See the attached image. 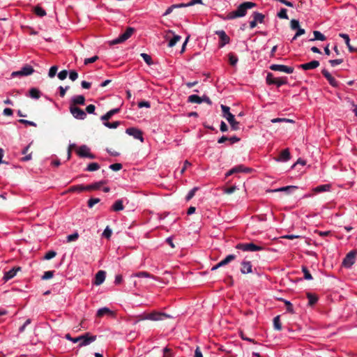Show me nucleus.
Listing matches in <instances>:
<instances>
[{"label":"nucleus","instance_id":"4468645a","mask_svg":"<svg viewBox=\"0 0 357 357\" xmlns=\"http://www.w3.org/2000/svg\"><path fill=\"white\" fill-rule=\"evenodd\" d=\"M167 317H169V316L165 313L160 312H153L148 314L146 317V319L152 321H160L163 320Z\"/></svg>","mask_w":357,"mask_h":357},{"label":"nucleus","instance_id":"e433bc0d","mask_svg":"<svg viewBox=\"0 0 357 357\" xmlns=\"http://www.w3.org/2000/svg\"><path fill=\"white\" fill-rule=\"evenodd\" d=\"M273 327L276 331L282 330V324L280 323V315H278L273 319Z\"/></svg>","mask_w":357,"mask_h":357},{"label":"nucleus","instance_id":"a211bd4d","mask_svg":"<svg viewBox=\"0 0 357 357\" xmlns=\"http://www.w3.org/2000/svg\"><path fill=\"white\" fill-rule=\"evenodd\" d=\"M291 155L288 149H284L281 151L279 158H275V160L277 162H287L290 160Z\"/></svg>","mask_w":357,"mask_h":357},{"label":"nucleus","instance_id":"603ef678","mask_svg":"<svg viewBox=\"0 0 357 357\" xmlns=\"http://www.w3.org/2000/svg\"><path fill=\"white\" fill-rule=\"evenodd\" d=\"M290 26L293 30H296L298 29L300 27L298 20L294 19L291 20L290 22Z\"/></svg>","mask_w":357,"mask_h":357},{"label":"nucleus","instance_id":"2f4dec72","mask_svg":"<svg viewBox=\"0 0 357 357\" xmlns=\"http://www.w3.org/2000/svg\"><path fill=\"white\" fill-rule=\"evenodd\" d=\"M236 258L235 255H229L225 259L220 261V264L223 266H226Z\"/></svg>","mask_w":357,"mask_h":357},{"label":"nucleus","instance_id":"cd10ccee","mask_svg":"<svg viewBox=\"0 0 357 357\" xmlns=\"http://www.w3.org/2000/svg\"><path fill=\"white\" fill-rule=\"evenodd\" d=\"M113 314V312L110 310L108 307H104L102 308L98 309L97 311V316L98 317H102L105 314Z\"/></svg>","mask_w":357,"mask_h":357},{"label":"nucleus","instance_id":"ddd939ff","mask_svg":"<svg viewBox=\"0 0 357 357\" xmlns=\"http://www.w3.org/2000/svg\"><path fill=\"white\" fill-rule=\"evenodd\" d=\"M215 34L218 35L220 38V42H219V45H218L220 48L223 47L225 45H226L227 44H229L230 43V38L227 35V33H225V31H223V30L216 31Z\"/></svg>","mask_w":357,"mask_h":357},{"label":"nucleus","instance_id":"f257e3e1","mask_svg":"<svg viewBox=\"0 0 357 357\" xmlns=\"http://www.w3.org/2000/svg\"><path fill=\"white\" fill-rule=\"evenodd\" d=\"M256 6V3L250 1H245L241 3L236 10H233L227 14L223 17L225 20H231L238 17H243L246 15L248 10L252 9Z\"/></svg>","mask_w":357,"mask_h":357},{"label":"nucleus","instance_id":"6ab92c4d","mask_svg":"<svg viewBox=\"0 0 357 357\" xmlns=\"http://www.w3.org/2000/svg\"><path fill=\"white\" fill-rule=\"evenodd\" d=\"M70 105H85V98L83 95H77L71 98Z\"/></svg>","mask_w":357,"mask_h":357},{"label":"nucleus","instance_id":"a19ab883","mask_svg":"<svg viewBox=\"0 0 357 357\" xmlns=\"http://www.w3.org/2000/svg\"><path fill=\"white\" fill-rule=\"evenodd\" d=\"M302 272L304 274V278L305 280H312V276L306 266H302Z\"/></svg>","mask_w":357,"mask_h":357},{"label":"nucleus","instance_id":"49530a36","mask_svg":"<svg viewBox=\"0 0 357 357\" xmlns=\"http://www.w3.org/2000/svg\"><path fill=\"white\" fill-rule=\"evenodd\" d=\"M280 300L282 301L285 303V305L287 306V312H289L290 313H294V312L293 305H292V304L291 303L290 301L284 300L283 298H280Z\"/></svg>","mask_w":357,"mask_h":357},{"label":"nucleus","instance_id":"c85d7f7f","mask_svg":"<svg viewBox=\"0 0 357 357\" xmlns=\"http://www.w3.org/2000/svg\"><path fill=\"white\" fill-rule=\"evenodd\" d=\"M29 96L33 99H38L40 97V91L36 88L30 89Z\"/></svg>","mask_w":357,"mask_h":357},{"label":"nucleus","instance_id":"ea45409f","mask_svg":"<svg viewBox=\"0 0 357 357\" xmlns=\"http://www.w3.org/2000/svg\"><path fill=\"white\" fill-rule=\"evenodd\" d=\"M120 123V121H114L112 123L104 122L103 125L108 128L114 129L119 127Z\"/></svg>","mask_w":357,"mask_h":357},{"label":"nucleus","instance_id":"0eeeda50","mask_svg":"<svg viewBox=\"0 0 357 357\" xmlns=\"http://www.w3.org/2000/svg\"><path fill=\"white\" fill-rule=\"evenodd\" d=\"M69 110L73 116L79 120H84L86 117V113L77 106L70 105Z\"/></svg>","mask_w":357,"mask_h":357},{"label":"nucleus","instance_id":"dca6fc26","mask_svg":"<svg viewBox=\"0 0 357 357\" xmlns=\"http://www.w3.org/2000/svg\"><path fill=\"white\" fill-rule=\"evenodd\" d=\"M319 64L320 63H319V61L313 60L310 62L301 64L298 66V68H301L304 70H312V69L317 68V67L319 66Z\"/></svg>","mask_w":357,"mask_h":357},{"label":"nucleus","instance_id":"72a5a7b5","mask_svg":"<svg viewBox=\"0 0 357 357\" xmlns=\"http://www.w3.org/2000/svg\"><path fill=\"white\" fill-rule=\"evenodd\" d=\"M135 276L137 278H153L155 280H158L157 278L154 275H151L148 272L146 271H140L135 274Z\"/></svg>","mask_w":357,"mask_h":357},{"label":"nucleus","instance_id":"864d4df0","mask_svg":"<svg viewBox=\"0 0 357 357\" xmlns=\"http://www.w3.org/2000/svg\"><path fill=\"white\" fill-rule=\"evenodd\" d=\"M342 62H343V59H337L329 60V63L331 64V66L332 67H335V66H336L337 65H340Z\"/></svg>","mask_w":357,"mask_h":357},{"label":"nucleus","instance_id":"9d476101","mask_svg":"<svg viewBox=\"0 0 357 357\" xmlns=\"http://www.w3.org/2000/svg\"><path fill=\"white\" fill-rule=\"evenodd\" d=\"M77 154L80 158H95V155L90 153V149L86 145H82L77 149Z\"/></svg>","mask_w":357,"mask_h":357},{"label":"nucleus","instance_id":"20e7f679","mask_svg":"<svg viewBox=\"0 0 357 357\" xmlns=\"http://www.w3.org/2000/svg\"><path fill=\"white\" fill-rule=\"evenodd\" d=\"M236 248L244 252H256L264 250V248L263 246L255 245L253 243H238Z\"/></svg>","mask_w":357,"mask_h":357},{"label":"nucleus","instance_id":"a878e982","mask_svg":"<svg viewBox=\"0 0 357 357\" xmlns=\"http://www.w3.org/2000/svg\"><path fill=\"white\" fill-rule=\"evenodd\" d=\"M297 186L295 185H288L284 187H281L275 190H273L272 192H287V193L291 192L292 190L296 189Z\"/></svg>","mask_w":357,"mask_h":357},{"label":"nucleus","instance_id":"4c0bfd02","mask_svg":"<svg viewBox=\"0 0 357 357\" xmlns=\"http://www.w3.org/2000/svg\"><path fill=\"white\" fill-rule=\"evenodd\" d=\"M34 13L38 17H44L45 15H46L45 10L39 6H36L34 8Z\"/></svg>","mask_w":357,"mask_h":357},{"label":"nucleus","instance_id":"1a4fd4ad","mask_svg":"<svg viewBox=\"0 0 357 357\" xmlns=\"http://www.w3.org/2000/svg\"><path fill=\"white\" fill-rule=\"evenodd\" d=\"M34 72V69L31 66L26 65L21 68V70L17 71H14L11 73L12 77H15L17 76H28L31 75Z\"/></svg>","mask_w":357,"mask_h":357},{"label":"nucleus","instance_id":"4d7b16f0","mask_svg":"<svg viewBox=\"0 0 357 357\" xmlns=\"http://www.w3.org/2000/svg\"><path fill=\"white\" fill-rule=\"evenodd\" d=\"M272 123H279V122H293V120L285 119V118H275L271 120Z\"/></svg>","mask_w":357,"mask_h":357},{"label":"nucleus","instance_id":"b1692460","mask_svg":"<svg viewBox=\"0 0 357 357\" xmlns=\"http://www.w3.org/2000/svg\"><path fill=\"white\" fill-rule=\"evenodd\" d=\"M123 208H124V206H123V201L121 199H118V200L115 201L112 206V209L114 211H120L123 210Z\"/></svg>","mask_w":357,"mask_h":357},{"label":"nucleus","instance_id":"69168bd1","mask_svg":"<svg viewBox=\"0 0 357 357\" xmlns=\"http://www.w3.org/2000/svg\"><path fill=\"white\" fill-rule=\"evenodd\" d=\"M137 106L139 108H142V107L149 108L151 107V104L149 101H141V102H138Z\"/></svg>","mask_w":357,"mask_h":357},{"label":"nucleus","instance_id":"79ce46f5","mask_svg":"<svg viewBox=\"0 0 357 357\" xmlns=\"http://www.w3.org/2000/svg\"><path fill=\"white\" fill-rule=\"evenodd\" d=\"M141 56L142 57V59H144V61H145V63L147 65L151 66L153 64L152 59H151V56H149V54H147L146 53H142Z\"/></svg>","mask_w":357,"mask_h":357},{"label":"nucleus","instance_id":"412c9836","mask_svg":"<svg viewBox=\"0 0 357 357\" xmlns=\"http://www.w3.org/2000/svg\"><path fill=\"white\" fill-rule=\"evenodd\" d=\"M105 183H106L105 181H100L96 182V183L90 184V185H86L85 186L86 191L98 190L101 187V185H102Z\"/></svg>","mask_w":357,"mask_h":357},{"label":"nucleus","instance_id":"aec40b11","mask_svg":"<svg viewBox=\"0 0 357 357\" xmlns=\"http://www.w3.org/2000/svg\"><path fill=\"white\" fill-rule=\"evenodd\" d=\"M105 277H106V273L105 271H99L96 274V276H95V280H94V282H93V284L95 285H100L101 284L103 283V282L105 281Z\"/></svg>","mask_w":357,"mask_h":357},{"label":"nucleus","instance_id":"13d9d810","mask_svg":"<svg viewBox=\"0 0 357 357\" xmlns=\"http://www.w3.org/2000/svg\"><path fill=\"white\" fill-rule=\"evenodd\" d=\"M162 357H173V353L171 349L167 347L163 349V356Z\"/></svg>","mask_w":357,"mask_h":357},{"label":"nucleus","instance_id":"58836bf2","mask_svg":"<svg viewBox=\"0 0 357 357\" xmlns=\"http://www.w3.org/2000/svg\"><path fill=\"white\" fill-rule=\"evenodd\" d=\"M181 37L178 35H174L172 38H171L168 43V46L172 47H174L180 40Z\"/></svg>","mask_w":357,"mask_h":357},{"label":"nucleus","instance_id":"393cba45","mask_svg":"<svg viewBox=\"0 0 357 357\" xmlns=\"http://www.w3.org/2000/svg\"><path fill=\"white\" fill-rule=\"evenodd\" d=\"M313 35H314V38L310 39V41H314V40H321V41H324V40H326V37L323 33H321L320 31H313Z\"/></svg>","mask_w":357,"mask_h":357},{"label":"nucleus","instance_id":"7ed1b4c3","mask_svg":"<svg viewBox=\"0 0 357 357\" xmlns=\"http://www.w3.org/2000/svg\"><path fill=\"white\" fill-rule=\"evenodd\" d=\"M266 83L268 85H276L278 87H280L282 85H285L288 83L287 77H275L271 73H268L266 75Z\"/></svg>","mask_w":357,"mask_h":357},{"label":"nucleus","instance_id":"680f3d73","mask_svg":"<svg viewBox=\"0 0 357 357\" xmlns=\"http://www.w3.org/2000/svg\"><path fill=\"white\" fill-rule=\"evenodd\" d=\"M296 30H297V31H296V34L294 35V36L293 37L292 40H296L298 36L304 34L305 32V29H302L301 27H299Z\"/></svg>","mask_w":357,"mask_h":357},{"label":"nucleus","instance_id":"0e129e2a","mask_svg":"<svg viewBox=\"0 0 357 357\" xmlns=\"http://www.w3.org/2000/svg\"><path fill=\"white\" fill-rule=\"evenodd\" d=\"M19 122L22 124L27 125V126H33V127L36 126V123H34L33 121H28V120H25V119H20Z\"/></svg>","mask_w":357,"mask_h":357},{"label":"nucleus","instance_id":"e2e57ef3","mask_svg":"<svg viewBox=\"0 0 357 357\" xmlns=\"http://www.w3.org/2000/svg\"><path fill=\"white\" fill-rule=\"evenodd\" d=\"M65 338L68 340L71 341L73 343H77L80 340V338H77V337H71V335L69 333H67L65 335Z\"/></svg>","mask_w":357,"mask_h":357},{"label":"nucleus","instance_id":"bb28decb","mask_svg":"<svg viewBox=\"0 0 357 357\" xmlns=\"http://www.w3.org/2000/svg\"><path fill=\"white\" fill-rule=\"evenodd\" d=\"M188 102L190 103L201 104L202 103V97L195 94L190 95L188 98Z\"/></svg>","mask_w":357,"mask_h":357},{"label":"nucleus","instance_id":"39448f33","mask_svg":"<svg viewBox=\"0 0 357 357\" xmlns=\"http://www.w3.org/2000/svg\"><path fill=\"white\" fill-rule=\"evenodd\" d=\"M135 29L132 27H128L124 33L121 34L119 37L111 41V45H116L121 43L128 40L134 33Z\"/></svg>","mask_w":357,"mask_h":357},{"label":"nucleus","instance_id":"6e6d98bb","mask_svg":"<svg viewBox=\"0 0 357 357\" xmlns=\"http://www.w3.org/2000/svg\"><path fill=\"white\" fill-rule=\"evenodd\" d=\"M98 59V56H92L91 58L85 59L84 61V65H88L89 63H92L96 61Z\"/></svg>","mask_w":357,"mask_h":357},{"label":"nucleus","instance_id":"09e8293b","mask_svg":"<svg viewBox=\"0 0 357 357\" xmlns=\"http://www.w3.org/2000/svg\"><path fill=\"white\" fill-rule=\"evenodd\" d=\"M112 234V230L110 229L109 226H107L102 233V236L106 238L109 239L111 237Z\"/></svg>","mask_w":357,"mask_h":357},{"label":"nucleus","instance_id":"bf43d9fd","mask_svg":"<svg viewBox=\"0 0 357 357\" xmlns=\"http://www.w3.org/2000/svg\"><path fill=\"white\" fill-rule=\"evenodd\" d=\"M109 167L113 171H119L122 168V165L121 163H114L110 165Z\"/></svg>","mask_w":357,"mask_h":357},{"label":"nucleus","instance_id":"338daca9","mask_svg":"<svg viewBox=\"0 0 357 357\" xmlns=\"http://www.w3.org/2000/svg\"><path fill=\"white\" fill-rule=\"evenodd\" d=\"M78 77V73L75 70H71L69 73V78L72 81H75Z\"/></svg>","mask_w":357,"mask_h":357},{"label":"nucleus","instance_id":"4be33fe9","mask_svg":"<svg viewBox=\"0 0 357 357\" xmlns=\"http://www.w3.org/2000/svg\"><path fill=\"white\" fill-rule=\"evenodd\" d=\"M85 186L86 185H73V186H70L67 192H81L82 191H84L86 190L85 189Z\"/></svg>","mask_w":357,"mask_h":357},{"label":"nucleus","instance_id":"c756f323","mask_svg":"<svg viewBox=\"0 0 357 357\" xmlns=\"http://www.w3.org/2000/svg\"><path fill=\"white\" fill-rule=\"evenodd\" d=\"M253 20L257 23H263L264 20V15L259 12H254L252 14Z\"/></svg>","mask_w":357,"mask_h":357},{"label":"nucleus","instance_id":"473e14b6","mask_svg":"<svg viewBox=\"0 0 357 357\" xmlns=\"http://www.w3.org/2000/svg\"><path fill=\"white\" fill-rule=\"evenodd\" d=\"M228 58H229V62L230 63V65L234 66L236 65V63H238V56L234 54L233 52H230L228 54Z\"/></svg>","mask_w":357,"mask_h":357},{"label":"nucleus","instance_id":"9b49d317","mask_svg":"<svg viewBox=\"0 0 357 357\" xmlns=\"http://www.w3.org/2000/svg\"><path fill=\"white\" fill-rule=\"evenodd\" d=\"M126 132L128 135L132 136L135 139H139L142 142H144L143 133L139 129L134 127L128 128L126 130Z\"/></svg>","mask_w":357,"mask_h":357},{"label":"nucleus","instance_id":"a18cd8bd","mask_svg":"<svg viewBox=\"0 0 357 357\" xmlns=\"http://www.w3.org/2000/svg\"><path fill=\"white\" fill-rule=\"evenodd\" d=\"M278 17L280 19L287 20L289 17L287 13V9L281 8L280 10L278 13Z\"/></svg>","mask_w":357,"mask_h":357},{"label":"nucleus","instance_id":"7c9ffc66","mask_svg":"<svg viewBox=\"0 0 357 357\" xmlns=\"http://www.w3.org/2000/svg\"><path fill=\"white\" fill-rule=\"evenodd\" d=\"M307 298L308 299V304L310 305H314L318 301V297L315 294L310 292L307 293Z\"/></svg>","mask_w":357,"mask_h":357},{"label":"nucleus","instance_id":"5701e85b","mask_svg":"<svg viewBox=\"0 0 357 357\" xmlns=\"http://www.w3.org/2000/svg\"><path fill=\"white\" fill-rule=\"evenodd\" d=\"M233 169L235 173L238 172H244V173H250L252 171V169L249 167H246L243 165H237L233 167Z\"/></svg>","mask_w":357,"mask_h":357},{"label":"nucleus","instance_id":"2eb2a0df","mask_svg":"<svg viewBox=\"0 0 357 357\" xmlns=\"http://www.w3.org/2000/svg\"><path fill=\"white\" fill-rule=\"evenodd\" d=\"M20 270V267H14L9 270L8 271L5 272L4 275L3 277V280L6 282L9 280L13 278L17 275V273Z\"/></svg>","mask_w":357,"mask_h":357},{"label":"nucleus","instance_id":"423d86ee","mask_svg":"<svg viewBox=\"0 0 357 357\" xmlns=\"http://www.w3.org/2000/svg\"><path fill=\"white\" fill-rule=\"evenodd\" d=\"M77 338H80V340L78 342V347L81 348L93 342L96 340V335H92L89 333H86L78 336Z\"/></svg>","mask_w":357,"mask_h":357},{"label":"nucleus","instance_id":"3c124183","mask_svg":"<svg viewBox=\"0 0 357 357\" xmlns=\"http://www.w3.org/2000/svg\"><path fill=\"white\" fill-rule=\"evenodd\" d=\"M100 199L99 198H91L88 200V206L89 208H92L95 204L100 202Z\"/></svg>","mask_w":357,"mask_h":357},{"label":"nucleus","instance_id":"f03ea898","mask_svg":"<svg viewBox=\"0 0 357 357\" xmlns=\"http://www.w3.org/2000/svg\"><path fill=\"white\" fill-rule=\"evenodd\" d=\"M221 109L222 111V116L224 118L227 119V121L230 124L231 128L233 130H238L240 129V123L238 121H236L234 115H233L230 112V108L228 106L222 105Z\"/></svg>","mask_w":357,"mask_h":357},{"label":"nucleus","instance_id":"f3484780","mask_svg":"<svg viewBox=\"0 0 357 357\" xmlns=\"http://www.w3.org/2000/svg\"><path fill=\"white\" fill-rule=\"evenodd\" d=\"M241 264V273L242 274H248L252 272V265L250 261L243 260Z\"/></svg>","mask_w":357,"mask_h":357},{"label":"nucleus","instance_id":"de8ad7c7","mask_svg":"<svg viewBox=\"0 0 357 357\" xmlns=\"http://www.w3.org/2000/svg\"><path fill=\"white\" fill-rule=\"evenodd\" d=\"M56 255V252L54 250H50L45 255L43 259L45 260H50L54 258Z\"/></svg>","mask_w":357,"mask_h":357},{"label":"nucleus","instance_id":"f8f14e48","mask_svg":"<svg viewBox=\"0 0 357 357\" xmlns=\"http://www.w3.org/2000/svg\"><path fill=\"white\" fill-rule=\"evenodd\" d=\"M269 68L273 71H280L284 72L287 74H291L294 72V68L282 65V64H272L270 66Z\"/></svg>","mask_w":357,"mask_h":357},{"label":"nucleus","instance_id":"774afa93","mask_svg":"<svg viewBox=\"0 0 357 357\" xmlns=\"http://www.w3.org/2000/svg\"><path fill=\"white\" fill-rule=\"evenodd\" d=\"M190 166H191V163L188 161V160H185L183 163V167L180 170V174H183L184 173V172L185 171V169L189 167Z\"/></svg>","mask_w":357,"mask_h":357},{"label":"nucleus","instance_id":"f704fd0d","mask_svg":"<svg viewBox=\"0 0 357 357\" xmlns=\"http://www.w3.org/2000/svg\"><path fill=\"white\" fill-rule=\"evenodd\" d=\"M330 188H331L330 185L325 184V185H320L317 186L314 189V190L316 192H322L328 191L330 190Z\"/></svg>","mask_w":357,"mask_h":357},{"label":"nucleus","instance_id":"052dcab7","mask_svg":"<svg viewBox=\"0 0 357 357\" xmlns=\"http://www.w3.org/2000/svg\"><path fill=\"white\" fill-rule=\"evenodd\" d=\"M67 75L68 71L66 70H63L58 73V77L61 80L65 79L67 77Z\"/></svg>","mask_w":357,"mask_h":357},{"label":"nucleus","instance_id":"5fc2aeb1","mask_svg":"<svg viewBox=\"0 0 357 357\" xmlns=\"http://www.w3.org/2000/svg\"><path fill=\"white\" fill-rule=\"evenodd\" d=\"M57 70H58V68L56 66H52L49 70V73H48L49 77H54L56 74Z\"/></svg>","mask_w":357,"mask_h":357},{"label":"nucleus","instance_id":"c03bdc74","mask_svg":"<svg viewBox=\"0 0 357 357\" xmlns=\"http://www.w3.org/2000/svg\"><path fill=\"white\" fill-rule=\"evenodd\" d=\"M54 271H47L44 273L42 275L41 278L43 280H49L54 276Z\"/></svg>","mask_w":357,"mask_h":357},{"label":"nucleus","instance_id":"c9c22d12","mask_svg":"<svg viewBox=\"0 0 357 357\" xmlns=\"http://www.w3.org/2000/svg\"><path fill=\"white\" fill-rule=\"evenodd\" d=\"M100 169V165L97 162H91L88 165L86 168L85 169L86 171L88 172H94L97 171Z\"/></svg>","mask_w":357,"mask_h":357},{"label":"nucleus","instance_id":"37998d69","mask_svg":"<svg viewBox=\"0 0 357 357\" xmlns=\"http://www.w3.org/2000/svg\"><path fill=\"white\" fill-rule=\"evenodd\" d=\"M197 190H198V188L195 187L188 192V193L187 194V195L185 197V199L187 202L190 201L195 196V192L197 191Z\"/></svg>","mask_w":357,"mask_h":357},{"label":"nucleus","instance_id":"8fccbe9b","mask_svg":"<svg viewBox=\"0 0 357 357\" xmlns=\"http://www.w3.org/2000/svg\"><path fill=\"white\" fill-rule=\"evenodd\" d=\"M79 238V234L77 232H75L72 234H70L67 236V242L75 241Z\"/></svg>","mask_w":357,"mask_h":357},{"label":"nucleus","instance_id":"6e6552de","mask_svg":"<svg viewBox=\"0 0 357 357\" xmlns=\"http://www.w3.org/2000/svg\"><path fill=\"white\" fill-rule=\"evenodd\" d=\"M356 255V250L350 251L344 258L342 261V266L347 268H350L355 263Z\"/></svg>","mask_w":357,"mask_h":357}]
</instances>
